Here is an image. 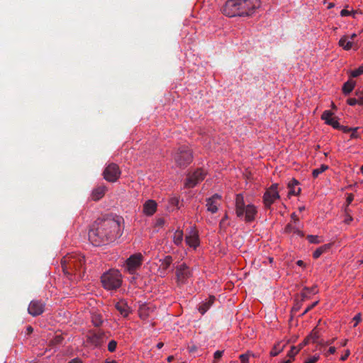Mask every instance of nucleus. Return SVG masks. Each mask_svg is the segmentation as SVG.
<instances>
[{
    "label": "nucleus",
    "instance_id": "nucleus-1",
    "mask_svg": "<svg viewBox=\"0 0 363 363\" xmlns=\"http://www.w3.org/2000/svg\"><path fill=\"white\" fill-rule=\"evenodd\" d=\"M62 270L65 274L77 275L82 278L85 272V258L81 254L70 253L66 255L61 260Z\"/></svg>",
    "mask_w": 363,
    "mask_h": 363
},
{
    "label": "nucleus",
    "instance_id": "nucleus-2",
    "mask_svg": "<svg viewBox=\"0 0 363 363\" xmlns=\"http://www.w3.org/2000/svg\"><path fill=\"white\" fill-rule=\"evenodd\" d=\"M235 211L238 217L245 216L247 222H251L255 219L257 211L253 205H245L242 194L236 195Z\"/></svg>",
    "mask_w": 363,
    "mask_h": 363
},
{
    "label": "nucleus",
    "instance_id": "nucleus-3",
    "mask_svg": "<svg viewBox=\"0 0 363 363\" xmlns=\"http://www.w3.org/2000/svg\"><path fill=\"white\" fill-rule=\"evenodd\" d=\"M101 280L106 289H116L121 285V274L118 270H110L101 276Z\"/></svg>",
    "mask_w": 363,
    "mask_h": 363
},
{
    "label": "nucleus",
    "instance_id": "nucleus-4",
    "mask_svg": "<svg viewBox=\"0 0 363 363\" xmlns=\"http://www.w3.org/2000/svg\"><path fill=\"white\" fill-rule=\"evenodd\" d=\"M96 226H93V228L89 230V240L92 243L93 245L99 246L102 244L106 243V235L103 234V228L104 227L107 228H113L114 229V226L111 225L106 224V225H101L100 221L96 222Z\"/></svg>",
    "mask_w": 363,
    "mask_h": 363
},
{
    "label": "nucleus",
    "instance_id": "nucleus-5",
    "mask_svg": "<svg viewBox=\"0 0 363 363\" xmlns=\"http://www.w3.org/2000/svg\"><path fill=\"white\" fill-rule=\"evenodd\" d=\"M101 225H111L114 226V229L113 228H107L104 229L103 228V234L106 235L105 240L106 242H111L115 241L117 238H120L121 236V229L120 223L118 220H116L114 219H105L103 220H100ZM104 228H106L104 227Z\"/></svg>",
    "mask_w": 363,
    "mask_h": 363
},
{
    "label": "nucleus",
    "instance_id": "nucleus-6",
    "mask_svg": "<svg viewBox=\"0 0 363 363\" xmlns=\"http://www.w3.org/2000/svg\"><path fill=\"white\" fill-rule=\"evenodd\" d=\"M175 162L180 167H185L192 161V153L187 146L179 147L174 155Z\"/></svg>",
    "mask_w": 363,
    "mask_h": 363
},
{
    "label": "nucleus",
    "instance_id": "nucleus-7",
    "mask_svg": "<svg viewBox=\"0 0 363 363\" xmlns=\"http://www.w3.org/2000/svg\"><path fill=\"white\" fill-rule=\"evenodd\" d=\"M259 6V0H240V16H251Z\"/></svg>",
    "mask_w": 363,
    "mask_h": 363
},
{
    "label": "nucleus",
    "instance_id": "nucleus-8",
    "mask_svg": "<svg viewBox=\"0 0 363 363\" xmlns=\"http://www.w3.org/2000/svg\"><path fill=\"white\" fill-rule=\"evenodd\" d=\"M107 339L108 335L101 330H89L86 335L88 343L94 347H100Z\"/></svg>",
    "mask_w": 363,
    "mask_h": 363
},
{
    "label": "nucleus",
    "instance_id": "nucleus-9",
    "mask_svg": "<svg viewBox=\"0 0 363 363\" xmlns=\"http://www.w3.org/2000/svg\"><path fill=\"white\" fill-rule=\"evenodd\" d=\"M224 15L229 17L240 16V0H228L223 8Z\"/></svg>",
    "mask_w": 363,
    "mask_h": 363
},
{
    "label": "nucleus",
    "instance_id": "nucleus-10",
    "mask_svg": "<svg viewBox=\"0 0 363 363\" xmlns=\"http://www.w3.org/2000/svg\"><path fill=\"white\" fill-rule=\"evenodd\" d=\"M121 175L119 167L115 163L109 164L104 170V178L109 182H115Z\"/></svg>",
    "mask_w": 363,
    "mask_h": 363
},
{
    "label": "nucleus",
    "instance_id": "nucleus-11",
    "mask_svg": "<svg viewBox=\"0 0 363 363\" xmlns=\"http://www.w3.org/2000/svg\"><path fill=\"white\" fill-rule=\"evenodd\" d=\"M191 277V272L185 263H182L176 267L177 282L179 285L186 284Z\"/></svg>",
    "mask_w": 363,
    "mask_h": 363
},
{
    "label": "nucleus",
    "instance_id": "nucleus-12",
    "mask_svg": "<svg viewBox=\"0 0 363 363\" xmlns=\"http://www.w3.org/2000/svg\"><path fill=\"white\" fill-rule=\"evenodd\" d=\"M143 255L140 253L131 255L125 262V267L130 274H134L142 264Z\"/></svg>",
    "mask_w": 363,
    "mask_h": 363
},
{
    "label": "nucleus",
    "instance_id": "nucleus-13",
    "mask_svg": "<svg viewBox=\"0 0 363 363\" xmlns=\"http://www.w3.org/2000/svg\"><path fill=\"white\" fill-rule=\"evenodd\" d=\"M206 172L202 169H198L192 174H189L186 179L185 186L187 188H193L198 183L203 181L205 178Z\"/></svg>",
    "mask_w": 363,
    "mask_h": 363
},
{
    "label": "nucleus",
    "instance_id": "nucleus-14",
    "mask_svg": "<svg viewBox=\"0 0 363 363\" xmlns=\"http://www.w3.org/2000/svg\"><path fill=\"white\" fill-rule=\"evenodd\" d=\"M44 309L45 304L43 301L39 300H33L28 306V312L32 316H38L44 312Z\"/></svg>",
    "mask_w": 363,
    "mask_h": 363
},
{
    "label": "nucleus",
    "instance_id": "nucleus-15",
    "mask_svg": "<svg viewBox=\"0 0 363 363\" xmlns=\"http://www.w3.org/2000/svg\"><path fill=\"white\" fill-rule=\"evenodd\" d=\"M220 196L215 194L211 197L206 199V207L207 211L211 213H215L218 210V206L220 205Z\"/></svg>",
    "mask_w": 363,
    "mask_h": 363
},
{
    "label": "nucleus",
    "instance_id": "nucleus-16",
    "mask_svg": "<svg viewBox=\"0 0 363 363\" xmlns=\"http://www.w3.org/2000/svg\"><path fill=\"white\" fill-rule=\"evenodd\" d=\"M333 116V113L330 111H325L321 116V119L325 121L326 124L331 125L335 129H338L340 128L338 119Z\"/></svg>",
    "mask_w": 363,
    "mask_h": 363
},
{
    "label": "nucleus",
    "instance_id": "nucleus-17",
    "mask_svg": "<svg viewBox=\"0 0 363 363\" xmlns=\"http://www.w3.org/2000/svg\"><path fill=\"white\" fill-rule=\"evenodd\" d=\"M107 191V187L105 185H99L96 186L91 194V199L93 201H97L104 197Z\"/></svg>",
    "mask_w": 363,
    "mask_h": 363
},
{
    "label": "nucleus",
    "instance_id": "nucleus-18",
    "mask_svg": "<svg viewBox=\"0 0 363 363\" xmlns=\"http://www.w3.org/2000/svg\"><path fill=\"white\" fill-rule=\"evenodd\" d=\"M115 307L116 310L121 313V315L125 318L128 317L129 313H130V307L128 306L127 303L123 300H121L118 302H117L115 305Z\"/></svg>",
    "mask_w": 363,
    "mask_h": 363
},
{
    "label": "nucleus",
    "instance_id": "nucleus-19",
    "mask_svg": "<svg viewBox=\"0 0 363 363\" xmlns=\"http://www.w3.org/2000/svg\"><path fill=\"white\" fill-rule=\"evenodd\" d=\"M157 203L153 200H148L143 205V213L147 216H152L156 211Z\"/></svg>",
    "mask_w": 363,
    "mask_h": 363
},
{
    "label": "nucleus",
    "instance_id": "nucleus-20",
    "mask_svg": "<svg viewBox=\"0 0 363 363\" xmlns=\"http://www.w3.org/2000/svg\"><path fill=\"white\" fill-rule=\"evenodd\" d=\"M215 300H216V298L213 296H211L206 301L202 303L199 306V308H198L199 311L202 315H203L211 308V306L214 303Z\"/></svg>",
    "mask_w": 363,
    "mask_h": 363
},
{
    "label": "nucleus",
    "instance_id": "nucleus-21",
    "mask_svg": "<svg viewBox=\"0 0 363 363\" xmlns=\"http://www.w3.org/2000/svg\"><path fill=\"white\" fill-rule=\"evenodd\" d=\"M339 46L342 47L345 50H350L353 45V41L349 40V37L343 35L338 42Z\"/></svg>",
    "mask_w": 363,
    "mask_h": 363
},
{
    "label": "nucleus",
    "instance_id": "nucleus-22",
    "mask_svg": "<svg viewBox=\"0 0 363 363\" xmlns=\"http://www.w3.org/2000/svg\"><path fill=\"white\" fill-rule=\"evenodd\" d=\"M173 259L172 256L167 255L164 259H160V269L166 272L172 264Z\"/></svg>",
    "mask_w": 363,
    "mask_h": 363
},
{
    "label": "nucleus",
    "instance_id": "nucleus-23",
    "mask_svg": "<svg viewBox=\"0 0 363 363\" xmlns=\"http://www.w3.org/2000/svg\"><path fill=\"white\" fill-rule=\"evenodd\" d=\"M331 247V244H325L318 247L313 253V257L314 259H318L320 257L323 253L328 252Z\"/></svg>",
    "mask_w": 363,
    "mask_h": 363
},
{
    "label": "nucleus",
    "instance_id": "nucleus-24",
    "mask_svg": "<svg viewBox=\"0 0 363 363\" xmlns=\"http://www.w3.org/2000/svg\"><path fill=\"white\" fill-rule=\"evenodd\" d=\"M263 201L265 206L270 208L272 204V185L267 189L264 194Z\"/></svg>",
    "mask_w": 363,
    "mask_h": 363
},
{
    "label": "nucleus",
    "instance_id": "nucleus-25",
    "mask_svg": "<svg viewBox=\"0 0 363 363\" xmlns=\"http://www.w3.org/2000/svg\"><path fill=\"white\" fill-rule=\"evenodd\" d=\"M186 244L191 247L196 248L199 245V237L196 233L186 237Z\"/></svg>",
    "mask_w": 363,
    "mask_h": 363
},
{
    "label": "nucleus",
    "instance_id": "nucleus-26",
    "mask_svg": "<svg viewBox=\"0 0 363 363\" xmlns=\"http://www.w3.org/2000/svg\"><path fill=\"white\" fill-rule=\"evenodd\" d=\"M91 322H92L93 325L95 327H99L100 325H101V324L104 321L102 315L96 311L91 312Z\"/></svg>",
    "mask_w": 363,
    "mask_h": 363
},
{
    "label": "nucleus",
    "instance_id": "nucleus-27",
    "mask_svg": "<svg viewBox=\"0 0 363 363\" xmlns=\"http://www.w3.org/2000/svg\"><path fill=\"white\" fill-rule=\"evenodd\" d=\"M356 85V82L352 79L348 80L345 83H344L342 86V92L345 95H348L352 91L354 86Z\"/></svg>",
    "mask_w": 363,
    "mask_h": 363
},
{
    "label": "nucleus",
    "instance_id": "nucleus-28",
    "mask_svg": "<svg viewBox=\"0 0 363 363\" xmlns=\"http://www.w3.org/2000/svg\"><path fill=\"white\" fill-rule=\"evenodd\" d=\"M183 240V231L177 230L174 234L173 242L177 245H180Z\"/></svg>",
    "mask_w": 363,
    "mask_h": 363
},
{
    "label": "nucleus",
    "instance_id": "nucleus-29",
    "mask_svg": "<svg viewBox=\"0 0 363 363\" xmlns=\"http://www.w3.org/2000/svg\"><path fill=\"white\" fill-rule=\"evenodd\" d=\"M150 308L146 305H143L140 307L139 309V315L142 319H146L150 313H149Z\"/></svg>",
    "mask_w": 363,
    "mask_h": 363
},
{
    "label": "nucleus",
    "instance_id": "nucleus-30",
    "mask_svg": "<svg viewBox=\"0 0 363 363\" xmlns=\"http://www.w3.org/2000/svg\"><path fill=\"white\" fill-rule=\"evenodd\" d=\"M329 168V167L327 164H321L319 168L314 169L312 172V175L313 178H317L318 175L323 172H324L325 170H327Z\"/></svg>",
    "mask_w": 363,
    "mask_h": 363
},
{
    "label": "nucleus",
    "instance_id": "nucleus-31",
    "mask_svg": "<svg viewBox=\"0 0 363 363\" xmlns=\"http://www.w3.org/2000/svg\"><path fill=\"white\" fill-rule=\"evenodd\" d=\"M308 337L310 339L311 342H315L318 340L319 337V330L317 328V327L313 328V330L311 331L310 335H308Z\"/></svg>",
    "mask_w": 363,
    "mask_h": 363
},
{
    "label": "nucleus",
    "instance_id": "nucleus-32",
    "mask_svg": "<svg viewBox=\"0 0 363 363\" xmlns=\"http://www.w3.org/2000/svg\"><path fill=\"white\" fill-rule=\"evenodd\" d=\"M361 74H363V65L359 66L357 69L352 70L350 73L352 77H357Z\"/></svg>",
    "mask_w": 363,
    "mask_h": 363
},
{
    "label": "nucleus",
    "instance_id": "nucleus-33",
    "mask_svg": "<svg viewBox=\"0 0 363 363\" xmlns=\"http://www.w3.org/2000/svg\"><path fill=\"white\" fill-rule=\"evenodd\" d=\"M253 356V354L249 352L245 354H242L240 355V359L241 363H250V357Z\"/></svg>",
    "mask_w": 363,
    "mask_h": 363
},
{
    "label": "nucleus",
    "instance_id": "nucleus-34",
    "mask_svg": "<svg viewBox=\"0 0 363 363\" xmlns=\"http://www.w3.org/2000/svg\"><path fill=\"white\" fill-rule=\"evenodd\" d=\"M117 347V342L112 340L108 344V350L111 352H113Z\"/></svg>",
    "mask_w": 363,
    "mask_h": 363
},
{
    "label": "nucleus",
    "instance_id": "nucleus-35",
    "mask_svg": "<svg viewBox=\"0 0 363 363\" xmlns=\"http://www.w3.org/2000/svg\"><path fill=\"white\" fill-rule=\"evenodd\" d=\"M355 95L358 97V105L363 106V91H356Z\"/></svg>",
    "mask_w": 363,
    "mask_h": 363
},
{
    "label": "nucleus",
    "instance_id": "nucleus-36",
    "mask_svg": "<svg viewBox=\"0 0 363 363\" xmlns=\"http://www.w3.org/2000/svg\"><path fill=\"white\" fill-rule=\"evenodd\" d=\"M307 239L311 243H319L320 242V241L318 240V237L317 235H308Z\"/></svg>",
    "mask_w": 363,
    "mask_h": 363
},
{
    "label": "nucleus",
    "instance_id": "nucleus-37",
    "mask_svg": "<svg viewBox=\"0 0 363 363\" xmlns=\"http://www.w3.org/2000/svg\"><path fill=\"white\" fill-rule=\"evenodd\" d=\"M353 320L355 321L353 327L355 328L358 324L359 323L361 322L362 320V315L360 313H358L357 314H356L354 315V317L353 318Z\"/></svg>",
    "mask_w": 363,
    "mask_h": 363
},
{
    "label": "nucleus",
    "instance_id": "nucleus-38",
    "mask_svg": "<svg viewBox=\"0 0 363 363\" xmlns=\"http://www.w3.org/2000/svg\"><path fill=\"white\" fill-rule=\"evenodd\" d=\"M359 129L358 127H356V128H352V130H351V135H350V138H358L359 137V134L357 133V130Z\"/></svg>",
    "mask_w": 363,
    "mask_h": 363
},
{
    "label": "nucleus",
    "instance_id": "nucleus-39",
    "mask_svg": "<svg viewBox=\"0 0 363 363\" xmlns=\"http://www.w3.org/2000/svg\"><path fill=\"white\" fill-rule=\"evenodd\" d=\"M169 203L172 206L179 207V199L177 197H172L170 199Z\"/></svg>",
    "mask_w": 363,
    "mask_h": 363
},
{
    "label": "nucleus",
    "instance_id": "nucleus-40",
    "mask_svg": "<svg viewBox=\"0 0 363 363\" xmlns=\"http://www.w3.org/2000/svg\"><path fill=\"white\" fill-rule=\"evenodd\" d=\"M300 349H297L295 347H291L290 352H289V357L292 358L294 356H295L299 351Z\"/></svg>",
    "mask_w": 363,
    "mask_h": 363
},
{
    "label": "nucleus",
    "instance_id": "nucleus-41",
    "mask_svg": "<svg viewBox=\"0 0 363 363\" xmlns=\"http://www.w3.org/2000/svg\"><path fill=\"white\" fill-rule=\"evenodd\" d=\"M347 104L350 106H354L358 104L357 99L356 98H350L347 100Z\"/></svg>",
    "mask_w": 363,
    "mask_h": 363
},
{
    "label": "nucleus",
    "instance_id": "nucleus-42",
    "mask_svg": "<svg viewBox=\"0 0 363 363\" xmlns=\"http://www.w3.org/2000/svg\"><path fill=\"white\" fill-rule=\"evenodd\" d=\"M164 219L163 218H158L156 220L155 225L157 227H162L164 225Z\"/></svg>",
    "mask_w": 363,
    "mask_h": 363
},
{
    "label": "nucleus",
    "instance_id": "nucleus-43",
    "mask_svg": "<svg viewBox=\"0 0 363 363\" xmlns=\"http://www.w3.org/2000/svg\"><path fill=\"white\" fill-rule=\"evenodd\" d=\"M308 291H309V288H308V287H305V288L303 289V291L301 293V296H302V299H301V301H303V300H304V298H307V297H308Z\"/></svg>",
    "mask_w": 363,
    "mask_h": 363
},
{
    "label": "nucleus",
    "instance_id": "nucleus-44",
    "mask_svg": "<svg viewBox=\"0 0 363 363\" xmlns=\"http://www.w3.org/2000/svg\"><path fill=\"white\" fill-rule=\"evenodd\" d=\"M352 15V10L351 11L347 10V9H342L340 11V16H347Z\"/></svg>",
    "mask_w": 363,
    "mask_h": 363
},
{
    "label": "nucleus",
    "instance_id": "nucleus-45",
    "mask_svg": "<svg viewBox=\"0 0 363 363\" xmlns=\"http://www.w3.org/2000/svg\"><path fill=\"white\" fill-rule=\"evenodd\" d=\"M352 128H349L347 126H344V125H340V128H338L337 130H342L344 133H348V132L351 131Z\"/></svg>",
    "mask_w": 363,
    "mask_h": 363
},
{
    "label": "nucleus",
    "instance_id": "nucleus-46",
    "mask_svg": "<svg viewBox=\"0 0 363 363\" xmlns=\"http://www.w3.org/2000/svg\"><path fill=\"white\" fill-rule=\"evenodd\" d=\"M318 301H315L314 303H313L311 306H308L305 311H303V313H302V315H304L306 314V313H308L310 310H311L313 307H315L317 304H318Z\"/></svg>",
    "mask_w": 363,
    "mask_h": 363
},
{
    "label": "nucleus",
    "instance_id": "nucleus-47",
    "mask_svg": "<svg viewBox=\"0 0 363 363\" xmlns=\"http://www.w3.org/2000/svg\"><path fill=\"white\" fill-rule=\"evenodd\" d=\"M354 200V195L352 194H347V199H346V202H347V205H350L352 201Z\"/></svg>",
    "mask_w": 363,
    "mask_h": 363
},
{
    "label": "nucleus",
    "instance_id": "nucleus-48",
    "mask_svg": "<svg viewBox=\"0 0 363 363\" xmlns=\"http://www.w3.org/2000/svg\"><path fill=\"white\" fill-rule=\"evenodd\" d=\"M311 342L310 339L307 336L303 341L299 345V349L302 348L303 346L308 345Z\"/></svg>",
    "mask_w": 363,
    "mask_h": 363
},
{
    "label": "nucleus",
    "instance_id": "nucleus-49",
    "mask_svg": "<svg viewBox=\"0 0 363 363\" xmlns=\"http://www.w3.org/2000/svg\"><path fill=\"white\" fill-rule=\"evenodd\" d=\"M223 353V351H220V350L216 351L215 353H214V355H213L214 358L216 359H220L222 357Z\"/></svg>",
    "mask_w": 363,
    "mask_h": 363
},
{
    "label": "nucleus",
    "instance_id": "nucleus-50",
    "mask_svg": "<svg viewBox=\"0 0 363 363\" xmlns=\"http://www.w3.org/2000/svg\"><path fill=\"white\" fill-rule=\"evenodd\" d=\"M350 354V350H347L346 352H345V354L344 355L341 356L340 360L341 361L346 360L347 359V357H349Z\"/></svg>",
    "mask_w": 363,
    "mask_h": 363
},
{
    "label": "nucleus",
    "instance_id": "nucleus-51",
    "mask_svg": "<svg viewBox=\"0 0 363 363\" xmlns=\"http://www.w3.org/2000/svg\"><path fill=\"white\" fill-rule=\"evenodd\" d=\"M357 14H363V12L361 10L357 9V10H352V17L354 18H357Z\"/></svg>",
    "mask_w": 363,
    "mask_h": 363
},
{
    "label": "nucleus",
    "instance_id": "nucleus-52",
    "mask_svg": "<svg viewBox=\"0 0 363 363\" xmlns=\"http://www.w3.org/2000/svg\"><path fill=\"white\" fill-rule=\"evenodd\" d=\"M352 217L350 215H347L346 216V218L345 219L344 222L346 223V224H350V222L352 220Z\"/></svg>",
    "mask_w": 363,
    "mask_h": 363
},
{
    "label": "nucleus",
    "instance_id": "nucleus-53",
    "mask_svg": "<svg viewBox=\"0 0 363 363\" xmlns=\"http://www.w3.org/2000/svg\"><path fill=\"white\" fill-rule=\"evenodd\" d=\"M33 332V328H32V326H30V325L27 326V328H26V335H30Z\"/></svg>",
    "mask_w": 363,
    "mask_h": 363
},
{
    "label": "nucleus",
    "instance_id": "nucleus-54",
    "mask_svg": "<svg viewBox=\"0 0 363 363\" xmlns=\"http://www.w3.org/2000/svg\"><path fill=\"white\" fill-rule=\"evenodd\" d=\"M278 199H279V195L278 192L275 191V185L274 184V201Z\"/></svg>",
    "mask_w": 363,
    "mask_h": 363
},
{
    "label": "nucleus",
    "instance_id": "nucleus-55",
    "mask_svg": "<svg viewBox=\"0 0 363 363\" xmlns=\"http://www.w3.org/2000/svg\"><path fill=\"white\" fill-rule=\"evenodd\" d=\"M317 361L316 357H312L306 360L304 363H315Z\"/></svg>",
    "mask_w": 363,
    "mask_h": 363
},
{
    "label": "nucleus",
    "instance_id": "nucleus-56",
    "mask_svg": "<svg viewBox=\"0 0 363 363\" xmlns=\"http://www.w3.org/2000/svg\"><path fill=\"white\" fill-rule=\"evenodd\" d=\"M308 293H312L313 294H315L318 293V290L316 289V286H314V287H312V288H309V291H308Z\"/></svg>",
    "mask_w": 363,
    "mask_h": 363
},
{
    "label": "nucleus",
    "instance_id": "nucleus-57",
    "mask_svg": "<svg viewBox=\"0 0 363 363\" xmlns=\"http://www.w3.org/2000/svg\"><path fill=\"white\" fill-rule=\"evenodd\" d=\"M300 308H301V304L299 303H297L296 304L294 305L292 310L294 311H298L300 309Z\"/></svg>",
    "mask_w": 363,
    "mask_h": 363
},
{
    "label": "nucleus",
    "instance_id": "nucleus-58",
    "mask_svg": "<svg viewBox=\"0 0 363 363\" xmlns=\"http://www.w3.org/2000/svg\"><path fill=\"white\" fill-rule=\"evenodd\" d=\"M291 216L295 223L298 220V218L295 213H293Z\"/></svg>",
    "mask_w": 363,
    "mask_h": 363
},
{
    "label": "nucleus",
    "instance_id": "nucleus-59",
    "mask_svg": "<svg viewBox=\"0 0 363 363\" xmlns=\"http://www.w3.org/2000/svg\"><path fill=\"white\" fill-rule=\"evenodd\" d=\"M336 351V349L335 347H330L328 350V353L330 354H334Z\"/></svg>",
    "mask_w": 363,
    "mask_h": 363
},
{
    "label": "nucleus",
    "instance_id": "nucleus-60",
    "mask_svg": "<svg viewBox=\"0 0 363 363\" xmlns=\"http://www.w3.org/2000/svg\"><path fill=\"white\" fill-rule=\"evenodd\" d=\"M62 338L60 336H56L55 338V341L56 343H60Z\"/></svg>",
    "mask_w": 363,
    "mask_h": 363
},
{
    "label": "nucleus",
    "instance_id": "nucleus-61",
    "mask_svg": "<svg viewBox=\"0 0 363 363\" xmlns=\"http://www.w3.org/2000/svg\"><path fill=\"white\" fill-rule=\"evenodd\" d=\"M69 363H82V361L79 359L76 358V359H72Z\"/></svg>",
    "mask_w": 363,
    "mask_h": 363
},
{
    "label": "nucleus",
    "instance_id": "nucleus-62",
    "mask_svg": "<svg viewBox=\"0 0 363 363\" xmlns=\"http://www.w3.org/2000/svg\"><path fill=\"white\" fill-rule=\"evenodd\" d=\"M278 363H291V358H287L286 359L279 362Z\"/></svg>",
    "mask_w": 363,
    "mask_h": 363
},
{
    "label": "nucleus",
    "instance_id": "nucleus-63",
    "mask_svg": "<svg viewBox=\"0 0 363 363\" xmlns=\"http://www.w3.org/2000/svg\"><path fill=\"white\" fill-rule=\"evenodd\" d=\"M296 264H297V265H298V266H300V267H303V266H305V264H304L303 261H302V260H298V261L296 262Z\"/></svg>",
    "mask_w": 363,
    "mask_h": 363
},
{
    "label": "nucleus",
    "instance_id": "nucleus-64",
    "mask_svg": "<svg viewBox=\"0 0 363 363\" xmlns=\"http://www.w3.org/2000/svg\"><path fill=\"white\" fill-rule=\"evenodd\" d=\"M105 363H118V362L116 361H115V360H111V361L106 360L105 362Z\"/></svg>",
    "mask_w": 363,
    "mask_h": 363
}]
</instances>
